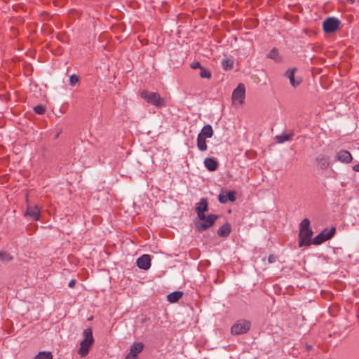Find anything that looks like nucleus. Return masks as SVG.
Returning a JSON list of instances; mask_svg holds the SVG:
<instances>
[{
	"label": "nucleus",
	"instance_id": "18",
	"mask_svg": "<svg viewBox=\"0 0 359 359\" xmlns=\"http://www.w3.org/2000/svg\"><path fill=\"white\" fill-rule=\"evenodd\" d=\"M208 208V202L207 198H203L198 203L196 210V212H206Z\"/></svg>",
	"mask_w": 359,
	"mask_h": 359
},
{
	"label": "nucleus",
	"instance_id": "14",
	"mask_svg": "<svg viewBox=\"0 0 359 359\" xmlns=\"http://www.w3.org/2000/svg\"><path fill=\"white\" fill-rule=\"evenodd\" d=\"M316 161L318 166L322 170H326L330 165L329 157L326 156L324 154H319L316 157Z\"/></svg>",
	"mask_w": 359,
	"mask_h": 359
},
{
	"label": "nucleus",
	"instance_id": "2",
	"mask_svg": "<svg viewBox=\"0 0 359 359\" xmlns=\"http://www.w3.org/2000/svg\"><path fill=\"white\" fill-rule=\"evenodd\" d=\"M83 339L80 343L78 354L81 357H86L94 343V338L91 328L85 329L83 332Z\"/></svg>",
	"mask_w": 359,
	"mask_h": 359
},
{
	"label": "nucleus",
	"instance_id": "32",
	"mask_svg": "<svg viewBox=\"0 0 359 359\" xmlns=\"http://www.w3.org/2000/svg\"><path fill=\"white\" fill-rule=\"evenodd\" d=\"M191 67L194 69H197V68H200L201 67H203L201 65V63L199 62H194L191 65Z\"/></svg>",
	"mask_w": 359,
	"mask_h": 359
},
{
	"label": "nucleus",
	"instance_id": "27",
	"mask_svg": "<svg viewBox=\"0 0 359 359\" xmlns=\"http://www.w3.org/2000/svg\"><path fill=\"white\" fill-rule=\"evenodd\" d=\"M200 76L201 78L210 79L212 76V74L210 71L203 67H201Z\"/></svg>",
	"mask_w": 359,
	"mask_h": 359
},
{
	"label": "nucleus",
	"instance_id": "16",
	"mask_svg": "<svg viewBox=\"0 0 359 359\" xmlns=\"http://www.w3.org/2000/svg\"><path fill=\"white\" fill-rule=\"evenodd\" d=\"M214 131L212 126L208 124L203 127L198 135L207 139L212 137Z\"/></svg>",
	"mask_w": 359,
	"mask_h": 359
},
{
	"label": "nucleus",
	"instance_id": "37",
	"mask_svg": "<svg viewBox=\"0 0 359 359\" xmlns=\"http://www.w3.org/2000/svg\"><path fill=\"white\" fill-rule=\"evenodd\" d=\"M348 2L351 3V4H353L355 2V0H346Z\"/></svg>",
	"mask_w": 359,
	"mask_h": 359
},
{
	"label": "nucleus",
	"instance_id": "3",
	"mask_svg": "<svg viewBox=\"0 0 359 359\" xmlns=\"http://www.w3.org/2000/svg\"><path fill=\"white\" fill-rule=\"evenodd\" d=\"M140 96L148 103H150L157 107H165V101L164 98L161 97L158 93L142 90L140 93Z\"/></svg>",
	"mask_w": 359,
	"mask_h": 359
},
{
	"label": "nucleus",
	"instance_id": "26",
	"mask_svg": "<svg viewBox=\"0 0 359 359\" xmlns=\"http://www.w3.org/2000/svg\"><path fill=\"white\" fill-rule=\"evenodd\" d=\"M0 260L2 262H10L13 260V257L6 252H0Z\"/></svg>",
	"mask_w": 359,
	"mask_h": 359
},
{
	"label": "nucleus",
	"instance_id": "21",
	"mask_svg": "<svg viewBox=\"0 0 359 359\" xmlns=\"http://www.w3.org/2000/svg\"><path fill=\"white\" fill-rule=\"evenodd\" d=\"M267 57L277 62L280 61L278 50L276 48H273L269 51V53L267 54Z\"/></svg>",
	"mask_w": 359,
	"mask_h": 359
},
{
	"label": "nucleus",
	"instance_id": "34",
	"mask_svg": "<svg viewBox=\"0 0 359 359\" xmlns=\"http://www.w3.org/2000/svg\"><path fill=\"white\" fill-rule=\"evenodd\" d=\"M76 284V280H71L68 284V286L71 288L74 287Z\"/></svg>",
	"mask_w": 359,
	"mask_h": 359
},
{
	"label": "nucleus",
	"instance_id": "11",
	"mask_svg": "<svg viewBox=\"0 0 359 359\" xmlns=\"http://www.w3.org/2000/svg\"><path fill=\"white\" fill-rule=\"evenodd\" d=\"M336 160L343 163H350L353 160V156L349 151L341 149L336 154Z\"/></svg>",
	"mask_w": 359,
	"mask_h": 359
},
{
	"label": "nucleus",
	"instance_id": "10",
	"mask_svg": "<svg viewBox=\"0 0 359 359\" xmlns=\"http://www.w3.org/2000/svg\"><path fill=\"white\" fill-rule=\"evenodd\" d=\"M144 348V344L142 342H135L130 346V352L126 355V359H136L137 355L140 353Z\"/></svg>",
	"mask_w": 359,
	"mask_h": 359
},
{
	"label": "nucleus",
	"instance_id": "35",
	"mask_svg": "<svg viewBox=\"0 0 359 359\" xmlns=\"http://www.w3.org/2000/svg\"><path fill=\"white\" fill-rule=\"evenodd\" d=\"M353 170L355 172H359V163L357 164V165H355L353 167Z\"/></svg>",
	"mask_w": 359,
	"mask_h": 359
},
{
	"label": "nucleus",
	"instance_id": "9",
	"mask_svg": "<svg viewBox=\"0 0 359 359\" xmlns=\"http://www.w3.org/2000/svg\"><path fill=\"white\" fill-rule=\"evenodd\" d=\"M297 72V68L288 69L285 73V76L290 80V83L294 88L299 86L302 80L300 77H295L294 74Z\"/></svg>",
	"mask_w": 359,
	"mask_h": 359
},
{
	"label": "nucleus",
	"instance_id": "19",
	"mask_svg": "<svg viewBox=\"0 0 359 359\" xmlns=\"http://www.w3.org/2000/svg\"><path fill=\"white\" fill-rule=\"evenodd\" d=\"M197 147H198V149L201 151H206L208 149V146L206 144V138L198 135Z\"/></svg>",
	"mask_w": 359,
	"mask_h": 359
},
{
	"label": "nucleus",
	"instance_id": "12",
	"mask_svg": "<svg viewBox=\"0 0 359 359\" xmlns=\"http://www.w3.org/2000/svg\"><path fill=\"white\" fill-rule=\"evenodd\" d=\"M236 199V192L234 191H223L218 196L219 203L223 204L226 203L228 201L234 202Z\"/></svg>",
	"mask_w": 359,
	"mask_h": 359
},
{
	"label": "nucleus",
	"instance_id": "17",
	"mask_svg": "<svg viewBox=\"0 0 359 359\" xmlns=\"http://www.w3.org/2000/svg\"><path fill=\"white\" fill-rule=\"evenodd\" d=\"M231 233V226L229 224L226 223L219 228L217 234L221 237H226Z\"/></svg>",
	"mask_w": 359,
	"mask_h": 359
},
{
	"label": "nucleus",
	"instance_id": "36",
	"mask_svg": "<svg viewBox=\"0 0 359 359\" xmlns=\"http://www.w3.org/2000/svg\"><path fill=\"white\" fill-rule=\"evenodd\" d=\"M312 348H313V346L311 345H309V344L306 345V349L307 351H310L311 350H312Z\"/></svg>",
	"mask_w": 359,
	"mask_h": 359
},
{
	"label": "nucleus",
	"instance_id": "15",
	"mask_svg": "<svg viewBox=\"0 0 359 359\" xmlns=\"http://www.w3.org/2000/svg\"><path fill=\"white\" fill-rule=\"evenodd\" d=\"M205 167L210 172L215 171L219 166L218 161L212 157H208L204 160Z\"/></svg>",
	"mask_w": 359,
	"mask_h": 359
},
{
	"label": "nucleus",
	"instance_id": "29",
	"mask_svg": "<svg viewBox=\"0 0 359 359\" xmlns=\"http://www.w3.org/2000/svg\"><path fill=\"white\" fill-rule=\"evenodd\" d=\"M34 111L37 114H43L46 112V109L41 105H37L34 107Z\"/></svg>",
	"mask_w": 359,
	"mask_h": 359
},
{
	"label": "nucleus",
	"instance_id": "7",
	"mask_svg": "<svg viewBox=\"0 0 359 359\" xmlns=\"http://www.w3.org/2000/svg\"><path fill=\"white\" fill-rule=\"evenodd\" d=\"M217 219V215L213 214L209 215L208 217H206L205 220L196 222V228L198 231H203L212 226Z\"/></svg>",
	"mask_w": 359,
	"mask_h": 359
},
{
	"label": "nucleus",
	"instance_id": "23",
	"mask_svg": "<svg viewBox=\"0 0 359 359\" xmlns=\"http://www.w3.org/2000/svg\"><path fill=\"white\" fill-rule=\"evenodd\" d=\"M292 136H293V133L283 134L280 135H277L276 137V140L278 143H283L284 142L291 140Z\"/></svg>",
	"mask_w": 359,
	"mask_h": 359
},
{
	"label": "nucleus",
	"instance_id": "24",
	"mask_svg": "<svg viewBox=\"0 0 359 359\" xmlns=\"http://www.w3.org/2000/svg\"><path fill=\"white\" fill-rule=\"evenodd\" d=\"M233 60L232 59H224L222 61V66L224 70L231 69L233 67Z\"/></svg>",
	"mask_w": 359,
	"mask_h": 359
},
{
	"label": "nucleus",
	"instance_id": "1",
	"mask_svg": "<svg viewBox=\"0 0 359 359\" xmlns=\"http://www.w3.org/2000/svg\"><path fill=\"white\" fill-rule=\"evenodd\" d=\"M313 235L312 229L310 226L309 219H304L300 223V229L299 234V246H309L311 245V238Z\"/></svg>",
	"mask_w": 359,
	"mask_h": 359
},
{
	"label": "nucleus",
	"instance_id": "13",
	"mask_svg": "<svg viewBox=\"0 0 359 359\" xmlns=\"http://www.w3.org/2000/svg\"><path fill=\"white\" fill-rule=\"evenodd\" d=\"M137 265L140 269L147 270L151 266V257L149 255H143L137 259Z\"/></svg>",
	"mask_w": 359,
	"mask_h": 359
},
{
	"label": "nucleus",
	"instance_id": "28",
	"mask_svg": "<svg viewBox=\"0 0 359 359\" xmlns=\"http://www.w3.org/2000/svg\"><path fill=\"white\" fill-rule=\"evenodd\" d=\"M326 241V238L319 233L313 238L312 243L314 245H320Z\"/></svg>",
	"mask_w": 359,
	"mask_h": 359
},
{
	"label": "nucleus",
	"instance_id": "38",
	"mask_svg": "<svg viewBox=\"0 0 359 359\" xmlns=\"http://www.w3.org/2000/svg\"><path fill=\"white\" fill-rule=\"evenodd\" d=\"M26 201L28 202V195H26Z\"/></svg>",
	"mask_w": 359,
	"mask_h": 359
},
{
	"label": "nucleus",
	"instance_id": "33",
	"mask_svg": "<svg viewBox=\"0 0 359 359\" xmlns=\"http://www.w3.org/2000/svg\"><path fill=\"white\" fill-rule=\"evenodd\" d=\"M276 259V257L274 255H270L268 257V261L269 263H273Z\"/></svg>",
	"mask_w": 359,
	"mask_h": 359
},
{
	"label": "nucleus",
	"instance_id": "20",
	"mask_svg": "<svg viewBox=\"0 0 359 359\" xmlns=\"http://www.w3.org/2000/svg\"><path fill=\"white\" fill-rule=\"evenodd\" d=\"M183 293L180 291L173 292L167 297L168 301L170 303L177 302L182 297Z\"/></svg>",
	"mask_w": 359,
	"mask_h": 359
},
{
	"label": "nucleus",
	"instance_id": "31",
	"mask_svg": "<svg viewBox=\"0 0 359 359\" xmlns=\"http://www.w3.org/2000/svg\"><path fill=\"white\" fill-rule=\"evenodd\" d=\"M197 212V215H198V217L199 218L201 222H202V221L205 219V218H206V216L205 215V212Z\"/></svg>",
	"mask_w": 359,
	"mask_h": 359
},
{
	"label": "nucleus",
	"instance_id": "5",
	"mask_svg": "<svg viewBox=\"0 0 359 359\" xmlns=\"http://www.w3.org/2000/svg\"><path fill=\"white\" fill-rule=\"evenodd\" d=\"M340 21L335 18L330 17L325 20L323 29L325 33H333L339 29Z\"/></svg>",
	"mask_w": 359,
	"mask_h": 359
},
{
	"label": "nucleus",
	"instance_id": "4",
	"mask_svg": "<svg viewBox=\"0 0 359 359\" xmlns=\"http://www.w3.org/2000/svg\"><path fill=\"white\" fill-rule=\"evenodd\" d=\"M250 328V323L246 320H240L236 323L231 329L233 334H242L248 332Z\"/></svg>",
	"mask_w": 359,
	"mask_h": 359
},
{
	"label": "nucleus",
	"instance_id": "25",
	"mask_svg": "<svg viewBox=\"0 0 359 359\" xmlns=\"http://www.w3.org/2000/svg\"><path fill=\"white\" fill-rule=\"evenodd\" d=\"M34 359H53V355L49 351H43L39 353Z\"/></svg>",
	"mask_w": 359,
	"mask_h": 359
},
{
	"label": "nucleus",
	"instance_id": "30",
	"mask_svg": "<svg viewBox=\"0 0 359 359\" xmlns=\"http://www.w3.org/2000/svg\"><path fill=\"white\" fill-rule=\"evenodd\" d=\"M79 81V76L76 75H72L69 78V83L70 85L74 86L76 83H77Z\"/></svg>",
	"mask_w": 359,
	"mask_h": 359
},
{
	"label": "nucleus",
	"instance_id": "6",
	"mask_svg": "<svg viewBox=\"0 0 359 359\" xmlns=\"http://www.w3.org/2000/svg\"><path fill=\"white\" fill-rule=\"evenodd\" d=\"M245 88L244 84L239 83L232 93V102L234 104H242L245 99Z\"/></svg>",
	"mask_w": 359,
	"mask_h": 359
},
{
	"label": "nucleus",
	"instance_id": "22",
	"mask_svg": "<svg viewBox=\"0 0 359 359\" xmlns=\"http://www.w3.org/2000/svg\"><path fill=\"white\" fill-rule=\"evenodd\" d=\"M321 235H323V237H325L326 240L330 239L332 237L334 236L335 233V228L332 227L331 229H325L322 232L320 233Z\"/></svg>",
	"mask_w": 359,
	"mask_h": 359
},
{
	"label": "nucleus",
	"instance_id": "8",
	"mask_svg": "<svg viewBox=\"0 0 359 359\" xmlns=\"http://www.w3.org/2000/svg\"><path fill=\"white\" fill-rule=\"evenodd\" d=\"M24 216L30 217L34 221H39L41 217V208L37 205H32L30 204H27V210Z\"/></svg>",
	"mask_w": 359,
	"mask_h": 359
}]
</instances>
